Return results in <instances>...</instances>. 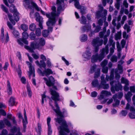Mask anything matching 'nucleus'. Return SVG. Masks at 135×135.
Wrapping results in <instances>:
<instances>
[{"label": "nucleus", "mask_w": 135, "mask_h": 135, "mask_svg": "<svg viewBox=\"0 0 135 135\" xmlns=\"http://www.w3.org/2000/svg\"><path fill=\"white\" fill-rule=\"evenodd\" d=\"M50 94L52 96L51 97V99L54 101L55 106L56 108V109H54V107L52 104V100H51L49 101V104L50 106L52 107V109L56 113V114L57 116L58 117L57 118L55 119L56 121L57 122V118H61L64 121H65V120L63 119L64 118V114L66 112V111L64 110H63L62 112H61L60 109V108L59 106L58 103L57 102V101H60L61 99L60 98L59 94L56 91L53 90L51 88L50 89Z\"/></svg>", "instance_id": "obj_1"}, {"label": "nucleus", "mask_w": 135, "mask_h": 135, "mask_svg": "<svg viewBox=\"0 0 135 135\" xmlns=\"http://www.w3.org/2000/svg\"><path fill=\"white\" fill-rule=\"evenodd\" d=\"M1 8L3 11L7 13L9 20L13 25H15V21L17 22L19 21L20 18V14L14 4L10 5L9 8L10 12L13 14V16L12 14L9 13L8 9L3 4L1 5Z\"/></svg>", "instance_id": "obj_2"}, {"label": "nucleus", "mask_w": 135, "mask_h": 135, "mask_svg": "<svg viewBox=\"0 0 135 135\" xmlns=\"http://www.w3.org/2000/svg\"><path fill=\"white\" fill-rule=\"evenodd\" d=\"M57 123L61 126H59L58 129H60L59 131V135H68L65 132L69 133L70 131L68 128V126L66 121L63 120L61 118H57Z\"/></svg>", "instance_id": "obj_3"}, {"label": "nucleus", "mask_w": 135, "mask_h": 135, "mask_svg": "<svg viewBox=\"0 0 135 135\" xmlns=\"http://www.w3.org/2000/svg\"><path fill=\"white\" fill-rule=\"evenodd\" d=\"M22 38H20L17 40V42L18 44L21 46L23 47L24 46L23 43L26 45L28 44V42L27 39L29 36L27 33L25 31H24L22 34Z\"/></svg>", "instance_id": "obj_4"}, {"label": "nucleus", "mask_w": 135, "mask_h": 135, "mask_svg": "<svg viewBox=\"0 0 135 135\" xmlns=\"http://www.w3.org/2000/svg\"><path fill=\"white\" fill-rule=\"evenodd\" d=\"M109 51V47L107 45L106 46L105 48H102L101 53L99 55H98V60L99 61H102L104 57L105 53L107 54H108Z\"/></svg>", "instance_id": "obj_5"}, {"label": "nucleus", "mask_w": 135, "mask_h": 135, "mask_svg": "<svg viewBox=\"0 0 135 135\" xmlns=\"http://www.w3.org/2000/svg\"><path fill=\"white\" fill-rule=\"evenodd\" d=\"M30 46V47L28 46L25 45L24 47L26 49L28 50L29 52L31 53L34 52V50H35L36 48L38 47L37 46V43H35L34 41L31 42Z\"/></svg>", "instance_id": "obj_6"}, {"label": "nucleus", "mask_w": 135, "mask_h": 135, "mask_svg": "<svg viewBox=\"0 0 135 135\" xmlns=\"http://www.w3.org/2000/svg\"><path fill=\"white\" fill-rule=\"evenodd\" d=\"M44 81L46 82V84L49 87H50L55 83V80L54 78L52 76L48 77V79L44 77L43 78Z\"/></svg>", "instance_id": "obj_7"}, {"label": "nucleus", "mask_w": 135, "mask_h": 135, "mask_svg": "<svg viewBox=\"0 0 135 135\" xmlns=\"http://www.w3.org/2000/svg\"><path fill=\"white\" fill-rule=\"evenodd\" d=\"M122 86L120 83H118L117 84H115V85L112 86L111 88V91L113 94L115 93V91H118L119 90H122Z\"/></svg>", "instance_id": "obj_8"}, {"label": "nucleus", "mask_w": 135, "mask_h": 135, "mask_svg": "<svg viewBox=\"0 0 135 135\" xmlns=\"http://www.w3.org/2000/svg\"><path fill=\"white\" fill-rule=\"evenodd\" d=\"M103 41L102 39L94 38L92 42V45L93 46H100L103 43Z\"/></svg>", "instance_id": "obj_9"}, {"label": "nucleus", "mask_w": 135, "mask_h": 135, "mask_svg": "<svg viewBox=\"0 0 135 135\" xmlns=\"http://www.w3.org/2000/svg\"><path fill=\"white\" fill-rule=\"evenodd\" d=\"M75 7L77 9L80 10V12L81 15H84V14L87 13L86 8L84 6H81L79 4V5H78Z\"/></svg>", "instance_id": "obj_10"}, {"label": "nucleus", "mask_w": 135, "mask_h": 135, "mask_svg": "<svg viewBox=\"0 0 135 135\" xmlns=\"http://www.w3.org/2000/svg\"><path fill=\"white\" fill-rule=\"evenodd\" d=\"M51 14L50 13H46V17L49 18L48 21L47 22L46 24V25H49V23L51 24V26H53L55 25L54 21H53L52 16L51 17Z\"/></svg>", "instance_id": "obj_11"}, {"label": "nucleus", "mask_w": 135, "mask_h": 135, "mask_svg": "<svg viewBox=\"0 0 135 135\" xmlns=\"http://www.w3.org/2000/svg\"><path fill=\"white\" fill-rule=\"evenodd\" d=\"M61 2L60 0H56V4L57 5V11H64L65 8V5L62 6L61 5Z\"/></svg>", "instance_id": "obj_12"}, {"label": "nucleus", "mask_w": 135, "mask_h": 135, "mask_svg": "<svg viewBox=\"0 0 135 135\" xmlns=\"http://www.w3.org/2000/svg\"><path fill=\"white\" fill-rule=\"evenodd\" d=\"M51 120V118L48 117L47 119V124L48 126V135H51L52 131L51 129V127L50 123Z\"/></svg>", "instance_id": "obj_13"}, {"label": "nucleus", "mask_w": 135, "mask_h": 135, "mask_svg": "<svg viewBox=\"0 0 135 135\" xmlns=\"http://www.w3.org/2000/svg\"><path fill=\"white\" fill-rule=\"evenodd\" d=\"M120 64H118L117 65V68L118 70L119 71V74H121L123 72V68L122 65L124 63V61L122 60L121 59L118 62Z\"/></svg>", "instance_id": "obj_14"}, {"label": "nucleus", "mask_w": 135, "mask_h": 135, "mask_svg": "<svg viewBox=\"0 0 135 135\" xmlns=\"http://www.w3.org/2000/svg\"><path fill=\"white\" fill-rule=\"evenodd\" d=\"M91 56V53L89 51H86L84 53L83 56L85 59V60H87L90 59Z\"/></svg>", "instance_id": "obj_15"}, {"label": "nucleus", "mask_w": 135, "mask_h": 135, "mask_svg": "<svg viewBox=\"0 0 135 135\" xmlns=\"http://www.w3.org/2000/svg\"><path fill=\"white\" fill-rule=\"evenodd\" d=\"M91 84L94 87H98L99 89H100L102 87L101 85L99 84L98 81L97 79L93 80Z\"/></svg>", "instance_id": "obj_16"}, {"label": "nucleus", "mask_w": 135, "mask_h": 135, "mask_svg": "<svg viewBox=\"0 0 135 135\" xmlns=\"http://www.w3.org/2000/svg\"><path fill=\"white\" fill-rule=\"evenodd\" d=\"M7 91L9 95H11L12 93V89L10 85V83L9 80L7 81Z\"/></svg>", "instance_id": "obj_17"}, {"label": "nucleus", "mask_w": 135, "mask_h": 135, "mask_svg": "<svg viewBox=\"0 0 135 135\" xmlns=\"http://www.w3.org/2000/svg\"><path fill=\"white\" fill-rule=\"evenodd\" d=\"M44 76L45 75L46 76H48L50 74H52L53 73V72L51 69L49 68L47 69L46 68L44 70Z\"/></svg>", "instance_id": "obj_18"}, {"label": "nucleus", "mask_w": 135, "mask_h": 135, "mask_svg": "<svg viewBox=\"0 0 135 135\" xmlns=\"http://www.w3.org/2000/svg\"><path fill=\"white\" fill-rule=\"evenodd\" d=\"M1 40L2 43H3L4 41V28L2 27L1 29Z\"/></svg>", "instance_id": "obj_19"}, {"label": "nucleus", "mask_w": 135, "mask_h": 135, "mask_svg": "<svg viewBox=\"0 0 135 135\" xmlns=\"http://www.w3.org/2000/svg\"><path fill=\"white\" fill-rule=\"evenodd\" d=\"M61 11H57V13L56 12H55V14L54 15H52L51 16L53 17L52 19L53 21H54L55 25L56 20V17L57 16H58L60 15L61 13Z\"/></svg>", "instance_id": "obj_20"}, {"label": "nucleus", "mask_w": 135, "mask_h": 135, "mask_svg": "<svg viewBox=\"0 0 135 135\" xmlns=\"http://www.w3.org/2000/svg\"><path fill=\"white\" fill-rule=\"evenodd\" d=\"M24 118L22 119V122L23 124H27L28 123V122L27 119V117L26 115V113L25 110L24 109Z\"/></svg>", "instance_id": "obj_21"}, {"label": "nucleus", "mask_w": 135, "mask_h": 135, "mask_svg": "<svg viewBox=\"0 0 135 135\" xmlns=\"http://www.w3.org/2000/svg\"><path fill=\"white\" fill-rule=\"evenodd\" d=\"M98 60V54L93 55L92 56L91 59V61L92 62L94 63L96 62Z\"/></svg>", "instance_id": "obj_22"}, {"label": "nucleus", "mask_w": 135, "mask_h": 135, "mask_svg": "<svg viewBox=\"0 0 135 135\" xmlns=\"http://www.w3.org/2000/svg\"><path fill=\"white\" fill-rule=\"evenodd\" d=\"M91 28V26L90 25H87L84 26L82 27V31L83 32H84L86 31H89Z\"/></svg>", "instance_id": "obj_23"}, {"label": "nucleus", "mask_w": 135, "mask_h": 135, "mask_svg": "<svg viewBox=\"0 0 135 135\" xmlns=\"http://www.w3.org/2000/svg\"><path fill=\"white\" fill-rule=\"evenodd\" d=\"M80 23L83 24H85L87 22L86 17L84 15H81L80 20H79Z\"/></svg>", "instance_id": "obj_24"}, {"label": "nucleus", "mask_w": 135, "mask_h": 135, "mask_svg": "<svg viewBox=\"0 0 135 135\" xmlns=\"http://www.w3.org/2000/svg\"><path fill=\"white\" fill-rule=\"evenodd\" d=\"M9 102L12 106H14L15 103V98L12 97H10L9 101Z\"/></svg>", "instance_id": "obj_25"}, {"label": "nucleus", "mask_w": 135, "mask_h": 135, "mask_svg": "<svg viewBox=\"0 0 135 135\" xmlns=\"http://www.w3.org/2000/svg\"><path fill=\"white\" fill-rule=\"evenodd\" d=\"M45 40L41 38L40 39L39 43H37V46L38 47L40 46H43L45 45Z\"/></svg>", "instance_id": "obj_26"}, {"label": "nucleus", "mask_w": 135, "mask_h": 135, "mask_svg": "<svg viewBox=\"0 0 135 135\" xmlns=\"http://www.w3.org/2000/svg\"><path fill=\"white\" fill-rule=\"evenodd\" d=\"M27 90L29 98H31L32 96V92L30 86H27Z\"/></svg>", "instance_id": "obj_27"}, {"label": "nucleus", "mask_w": 135, "mask_h": 135, "mask_svg": "<svg viewBox=\"0 0 135 135\" xmlns=\"http://www.w3.org/2000/svg\"><path fill=\"white\" fill-rule=\"evenodd\" d=\"M35 15L37 16L36 19L37 22H39L42 21V19L41 18V17L40 15L38 12H36L35 13Z\"/></svg>", "instance_id": "obj_28"}, {"label": "nucleus", "mask_w": 135, "mask_h": 135, "mask_svg": "<svg viewBox=\"0 0 135 135\" xmlns=\"http://www.w3.org/2000/svg\"><path fill=\"white\" fill-rule=\"evenodd\" d=\"M88 39V37L87 35L84 34L81 35L80 41L81 42H85Z\"/></svg>", "instance_id": "obj_29"}, {"label": "nucleus", "mask_w": 135, "mask_h": 135, "mask_svg": "<svg viewBox=\"0 0 135 135\" xmlns=\"http://www.w3.org/2000/svg\"><path fill=\"white\" fill-rule=\"evenodd\" d=\"M45 61L43 60H40L39 67L40 68H43L45 69H46V64Z\"/></svg>", "instance_id": "obj_30"}, {"label": "nucleus", "mask_w": 135, "mask_h": 135, "mask_svg": "<svg viewBox=\"0 0 135 135\" xmlns=\"http://www.w3.org/2000/svg\"><path fill=\"white\" fill-rule=\"evenodd\" d=\"M36 26L34 23H31L29 26V29L31 31H34L36 28Z\"/></svg>", "instance_id": "obj_31"}, {"label": "nucleus", "mask_w": 135, "mask_h": 135, "mask_svg": "<svg viewBox=\"0 0 135 135\" xmlns=\"http://www.w3.org/2000/svg\"><path fill=\"white\" fill-rule=\"evenodd\" d=\"M100 69H97V71L95 72L94 73V78H97L100 76Z\"/></svg>", "instance_id": "obj_32"}, {"label": "nucleus", "mask_w": 135, "mask_h": 135, "mask_svg": "<svg viewBox=\"0 0 135 135\" xmlns=\"http://www.w3.org/2000/svg\"><path fill=\"white\" fill-rule=\"evenodd\" d=\"M26 62L28 65H29L30 74L31 75L33 73V70L32 69V64L28 61H26Z\"/></svg>", "instance_id": "obj_33"}, {"label": "nucleus", "mask_w": 135, "mask_h": 135, "mask_svg": "<svg viewBox=\"0 0 135 135\" xmlns=\"http://www.w3.org/2000/svg\"><path fill=\"white\" fill-rule=\"evenodd\" d=\"M12 33L14 36L15 37L17 38L18 37L19 35V33L18 32L15 30V28L13 29Z\"/></svg>", "instance_id": "obj_34"}, {"label": "nucleus", "mask_w": 135, "mask_h": 135, "mask_svg": "<svg viewBox=\"0 0 135 135\" xmlns=\"http://www.w3.org/2000/svg\"><path fill=\"white\" fill-rule=\"evenodd\" d=\"M121 82L122 84H125L126 85H129V81L124 77H122L121 79Z\"/></svg>", "instance_id": "obj_35"}, {"label": "nucleus", "mask_w": 135, "mask_h": 135, "mask_svg": "<svg viewBox=\"0 0 135 135\" xmlns=\"http://www.w3.org/2000/svg\"><path fill=\"white\" fill-rule=\"evenodd\" d=\"M107 14V11L105 9L104 10L103 14L102 15L101 17H102L103 20H104V22H105L106 20V16Z\"/></svg>", "instance_id": "obj_36"}, {"label": "nucleus", "mask_w": 135, "mask_h": 135, "mask_svg": "<svg viewBox=\"0 0 135 135\" xmlns=\"http://www.w3.org/2000/svg\"><path fill=\"white\" fill-rule=\"evenodd\" d=\"M21 28L24 31H27L28 29V26L25 24H22L21 25Z\"/></svg>", "instance_id": "obj_37"}, {"label": "nucleus", "mask_w": 135, "mask_h": 135, "mask_svg": "<svg viewBox=\"0 0 135 135\" xmlns=\"http://www.w3.org/2000/svg\"><path fill=\"white\" fill-rule=\"evenodd\" d=\"M29 37L32 40H34L36 38V35L33 32H31L29 35Z\"/></svg>", "instance_id": "obj_38"}, {"label": "nucleus", "mask_w": 135, "mask_h": 135, "mask_svg": "<svg viewBox=\"0 0 135 135\" xmlns=\"http://www.w3.org/2000/svg\"><path fill=\"white\" fill-rule=\"evenodd\" d=\"M41 96L42 99L41 104L42 105H43L44 103V100H45L46 101V96L45 95V93H44V94L42 95Z\"/></svg>", "instance_id": "obj_39"}, {"label": "nucleus", "mask_w": 135, "mask_h": 135, "mask_svg": "<svg viewBox=\"0 0 135 135\" xmlns=\"http://www.w3.org/2000/svg\"><path fill=\"white\" fill-rule=\"evenodd\" d=\"M35 34L36 36L39 37L41 35V30L40 28H37L36 29L35 31Z\"/></svg>", "instance_id": "obj_40"}, {"label": "nucleus", "mask_w": 135, "mask_h": 135, "mask_svg": "<svg viewBox=\"0 0 135 135\" xmlns=\"http://www.w3.org/2000/svg\"><path fill=\"white\" fill-rule=\"evenodd\" d=\"M48 26V30H47L48 33H49L50 32H52L53 30V27L50 26V25H51V23H49V25H46Z\"/></svg>", "instance_id": "obj_41"}, {"label": "nucleus", "mask_w": 135, "mask_h": 135, "mask_svg": "<svg viewBox=\"0 0 135 135\" xmlns=\"http://www.w3.org/2000/svg\"><path fill=\"white\" fill-rule=\"evenodd\" d=\"M51 10L52 11L51 12V15H54L55 14V12H56V7L54 6H53L51 8Z\"/></svg>", "instance_id": "obj_42"}, {"label": "nucleus", "mask_w": 135, "mask_h": 135, "mask_svg": "<svg viewBox=\"0 0 135 135\" xmlns=\"http://www.w3.org/2000/svg\"><path fill=\"white\" fill-rule=\"evenodd\" d=\"M115 102V103H113L112 104V106L113 107H116L117 106L119 105L120 104V101L118 99H117L114 100Z\"/></svg>", "instance_id": "obj_43"}, {"label": "nucleus", "mask_w": 135, "mask_h": 135, "mask_svg": "<svg viewBox=\"0 0 135 135\" xmlns=\"http://www.w3.org/2000/svg\"><path fill=\"white\" fill-rule=\"evenodd\" d=\"M97 66L96 65H94L93 66L90 68V73H93L95 71L96 69Z\"/></svg>", "instance_id": "obj_44"}, {"label": "nucleus", "mask_w": 135, "mask_h": 135, "mask_svg": "<svg viewBox=\"0 0 135 135\" xmlns=\"http://www.w3.org/2000/svg\"><path fill=\"white\" fill-rule=\"evenodd\" d=\"M121 36V32H118L117 34L115 36V39L116 40H118V39H120Z\"/></svg>", "instance_id": "obj_45"}, {"label": "nucleus", "mask_w": 135, "mask_h": 135, "mask_svg": "<svg viewBox=\"0 0 135 135\" xmlns=\"http://www.w3.org/2000/svg\"><path fill=\"white\" fill-rule=\"evenodd\" d=\"M4 122L6 125L8 127H10L11 125L10 121L7 119H5L4 120Z\"/></svg>", "instance_id": "obj_46"}, {"label": "nucleus", "mask_w": 135, "mask_h": 135, "mask_svg": "<svg viewBox=\"0 0 135 135\" xmlns=\"http://www.w3.org/2000/svg\"><path fill=\"white\" fill-rule=\"evenodd\" d=\"M102 12L99 11H98L96 13V16L97 18L98 19L101 17L102 15L103 14H102L101 13Z\"/></svg>", "instance_id": "obj_47"}, {"label": "nucleus", "mask_w": 135, "mask_h": 135, "mask_svg": "<svg viewBox=\"0 0 135 135\" xmlns=\"http://www.w3.org/2000/svg\"><path fill=\"white\" fill-rule=\"evenodd\" d=\"M108 67H103L102 69V71L103 73L106 74L108 73Z\"/></svg>", "instance_id": "obj_48"}, {"label": "nucleus", "mask_w": 135, "mask_h": 135, "mask_svg": "<svg viewBox=\"0 0 135 135\" xmlns=\"http://www.w3.org/2000/svg\"><path fill=\"white\" fill-rule=\"evenodd\" d=\"M8 133L6 129H4L2 130L1 135H8Z\"/></svg>", "instance_id": "obj_49"}, {"label": "nucleus", "mask_w": 135, "mask_h": 135, "mask_svg": "<svg viewBox=\"0 0 135 135\" xmlns=\"http://www.w3.org/2000/svg\"><path fill=\"white\" fill-rule=\"evenodd\" d=\"M108 61L106 59L103 60L101 64V65L103 67H105L107 64Z\"/></svg>", "instance_id": "obj_50"}, {"label": "nucleus", "mask_w": 135, "mask_h": 135, "mask_svg": "<svg viewBox=\"0 0 135 135\" xmlns=\"http://www.w3.org/2000/svg\"><path fill=\"white\" fill-rule=\"evenodd\" d=\"M49 33L47 32V30H44L43 32L42 33L43 36L45 37H47L48 36Z\"/></svg>", "instance_id": "obj_51"}, {"label": "nucleus", "mask_w": 135, "mask_h": 135, "mask_svg": "<svg viewBox=\"0 0 135 135\" xmlns=\"http://www.w3.org/2000/svg\"><path fill=\"white\" fill-rule=\"evenodd\" d=\"M101 93L102 94L105 95H109L110 94V92L105 90H102L101 92Z\"/></svg>", "instance_id": "obj_52"}, {"label": "nucleus", "mask_w": 135, "mask_h": 135, "mask_svg": "<svg viewBox=\"0 0 135 135\" xmlns=\"http://www.w3.org/2000/svg\"><path fill=\"white\" fill-rule=\"evenodd\" d=\"M115 78L117 79H119L120 78V75L119 73H117V70H115Z\"/></svg>", "instance_id": "obj_53"}, {"label": "nucleus", "mask_w": 135, "mask_h": 135, "mask_svg": "<svg viewBox=\"0 0 135 135\" xmlns=\"http://www.w3.org/2000/svg\"><path fill=\"white\" fill-rule=\"evenodd\" d=\"M79 1V0H72V1H70L69 3H71L72 1H74V6H77L78 5H79L80 4Z\"/></svg>", "instance_id": "obj_54"}, {"label": "nucleus", "mask_w": 135, "mask_h": 135, "mask_svg": "<svg viewBox=\"0 0 135 135\" xmlns=\"http://www.w3.org/2000/svg\"><path fill=\"white\" fill-rule=\"evenodd\" d=\"M7 24L9 29L10 30H12L13 27L11 23L9 21H8L7 22Z\"/></svg>", "instance_id": "obj_55"}, {"label": "nucleus", "mask_w": 135, "mask_h": 135, "mask_svg": "<svg viewBox=\"0 0 135 135\" xmlns=\"http://www.w3.org/2000/svg\"><path fill=\"white\" fill-rule=\"evenodd\" d=\"M97 93L96 91H94L91 93V95L92 97L95 98L97 96Z\"/></svg>", "instance_id": "obj_56"}, {"label": "nucleus", "mask_w": 135, "mask_h": 135, "mask_svg": "<svg viewBox=\"0 0 135 135\" xmlns=\"http://www.w3.org/2000/svg\"><path fill=\"white\" fill-rule=\"evenodd\" d=\"M18 70L17 71L18 74L20 78H21L22 75V71L20 69V66L18 67Z\"/></svg>", "instance_id": "obj_57"}, {"label": "nucleus", "mask_w": 135, "mask_h": 135, "mask_svg": "<svg viewBox=\"0 0 135 135\" xmlns=\"http://www.w3.org/2000/svg\"><path fill=\"white\" fill-rule=\"evenodd\" d=\"M9 64L8 62H6L5 63L3 67V68L5 70H7Z\"/></svg>", "instance_id": "obj_58"}, {"label": "nucleus", "mask_w": 135, "mask_h": 135, "mask_svg": "<svg viewBox=\"0 0 135 135\" xmlns=\"http://www.w3.org/2000/svg\"><path fill=\"white\" fill-rule=\"evenodd\" d=\"M24 1L25 2L26 5L28 6V8L29 9H31V6H30V0H24Z\"/></svg>", "instance_id": "obj_59"}, {"label": "nucleus", "mask_w": 135, "mask_h": 135, "mask_svg": "<svg viewBox=\"0 0 135 135\" xmlns=\"http://www.w3.org/2000/svg\"><path fill=\"white\" fill-rule=\"evenodd\" d=\"M37 71L39 74L41 75L42 76H44V71H42L40 69L38 68L37 69Z\"/></svg>", "instance_id": "obj_60"}, {"label": "nucleus", "mask_w": 135, "mask_h": 135, "mask_svg": "<svg viewBox=\"0 0 135 135\" xmlns=\"http://www.w3.org/2000/svg\"><path fill=\"white\" fill-rule=\"evenodd\" d=\"M111 60L113 62L114 61L117 62V57L115 56H113L111 58Z\"/></svg>", "instance_id": "obj_61"}, {"label": "nucleus", "mask_w": 135, "mask_h": 135, "mask_svg": "<svg viewBox=\"0 0 135 135\" xmlns=\"http://www.w3.org/2000/svg\"><path fill=\"white\" fill-rule=\"evenodd\" d=\"M46 64L48 67H50L51 66V63L50 61V60L48 58L46 62Z\"/></svg>", "instance_id": "obj_62"}, {"label": "nucleus", "mask_w": 135, "mask_h": 135, "mask_svg": "<svg viewBox=\"0 0 135 135\" xmlns=\"http://www.w3.org/2000/svg\"><path fill=\"white\" fill-rule=\"evenodd\" d=\"M101 28V27L100 26L97 25L96 27L95 31L96 32H98L100 30Z\"/></svg>", "instance_id": "obj_63"}, {"label": "nucleus", "mask_w": 135, "mask_h": 135, "mask_svg": "<svg viewBox=\"0 0 135 135\" xmlns=\"http://www.w3.org/2000/svg\"><path fill=\"white\" fill-rule=\"evenodd\" d=\"M101 84L100 85H101L102 86L105 84L107 82L104 79V78L103 79L101 78Z\"/></svg>", "instance_id": "obj_64"}]
</instances>
